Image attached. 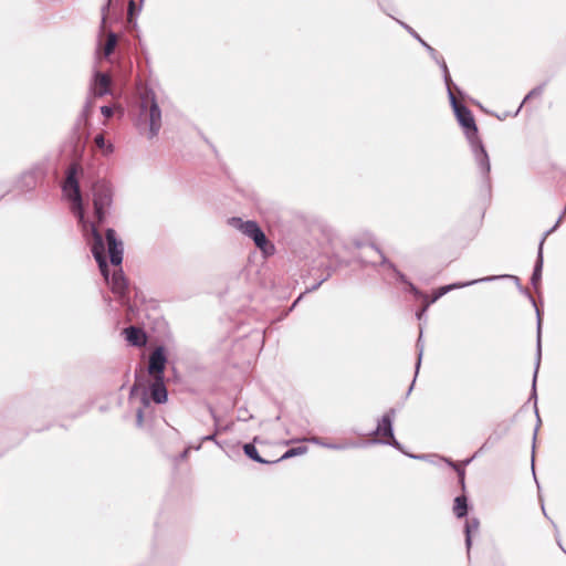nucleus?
<instances>
[{"label": "nucleus", "mask_w": 566, "mask_h": 566, "mask_svg": "<svg viewBox=\"0 0 566 566\" xmlns=\"http://www.w3.org/2000/svg\"><path fill=\"white\" fill-rule=\"evenodd\" d=\"M112 203V191L105 182H96L93 186V206L97 223L92 224V253L98 263V268L105 277L108 280V265L106 262L105 243L98 226L106 217V208Z\"/></svg>", "instance_id": "obj_1"}, {"label": "nucleus", "mask_w": 566, "mask_h": 566, "mask_svg": "<svg viewBox=\"0 0 566 566\" xmlns=\"http://www.w3.org/2000/svg\"><path fill=\"white\" fill-rule=\"evenodd\" d=\"M166 356L161 347L156 348L149 356L148 364V379L145 380V375H137L133 391L142 390L144 401L146 402L147 395L156 403H164L167 401V389L164 382V371L166 367Z\"/></svg>", "instance_id": "obj_2"}, {"label": "nucleus", "mask_w": 566, "mask_h": 566, "mask_svg": "<svg viewBox=\"0 0 566 566\" xmlns=\"http://www.w3.org/2000/svg\"><path fill=\"white\" fill-rule=\"evenodd\" d=\"M136 125L148 138L155 137L161 128V112L154 91L148 87L139 90V112Z\"/></svg>", "instance_id": "obj_3"}, {"label": "nucleus", "mask_w": 566, "mask_h": 566, "mask_svg": "<svg viewBox=\"0 0 566 566\" xmlns=\"http://www.w3.org/2000/svg\"><path fill=\"white\" fill-rule=\"evenodd\" d=\"M229 223L239 229L242 233L251 238L255 245L265 254L273 253L274 245L269 242L264 232L255 221H243L241 218H231Z\"/></svg>", "instance_id": "obj_4"}, {"label": "nucleus", "mask_w": 566, "mask_h": 566, "mask_svg": "<svg viewBox=\"0 0 566 566\" xmlns=\"http://www.w3.org/2000/svg\"><path fill=\"white\" fill-rule=\"evenodd\" d=\"M78 166L73 164L67 169L66 179L63 185V191L66 197L72 201V210L77 216L80 221L84 219L83 203L80 191V186L76 180Z\"/></svg>", "instance_id": "obj_5"}, {"label": "nucleus", "mask_w": 566, "mask_h": 566, "mask_svg": "<svg viewBox=\"0 0 566 566\" xmlns=\"http://www.w3.org/2000/svg\"><path fill=\"white\" fill-rule=\"evenodd\" d=\"M452 103L460 125L465 129L469 137L475 136L478 127L472 112L467 106L458 103L454 97H452Z\"/></svg>", "instance_id": "obj_6"}, {"label": "nucleus", "mask_w": 566, "mask_h": 566, "mask_svg": "<svg viewBox=\"0 0 566 566\" xmlns=\"http://www.w3.org/2000/svg\"><path fill=\"white\" fill-rule=\"evenodd\" d=\"M105 239L107 242L111 263L115 266L120 265L123 261V243L117 239L115 230L107 229L105 232Z\"/></svg>", "instance_id": "obj_7"}, {"label": "nucleus", "mask_w": 566, "mask_h": 566, "mask_svg": "<svg viewBox=\"0 0 566 566\" xmlns=\"http://www.w3.org/2000/svg\"><path fill=\"white\" fill-rule=\"evenodd\" d=\"M394 417H395L394 409H390L387 413H385L378 423V427L376 429V434L379 437V439L381 441L392 444V446H396L397 442L392 434V428H391Z\"/></svg>", "instance_id": "obj_8"}, {"label": "nucleus", "mask_w": 566, "mask_h": 566, "mask_svg": "<svg viewBox=\"0 0 566 566\" xmlns=\"http://www.w3.org/2000/svg\"><path fill=\"white\" fill-rule=\"evenodd\" d=\"M111 289L122 302H125L128 295V283L122 270L115 271L111 280Z\"/></svg>", "instance_id": "obj_9"}, {"label": "nucleus", "mask_w": 566, "mask_h": 566, "mask_svg": "<svg viewBox=\"0 0 566 566\" xmlns=\"http://www.w3.org/2000/svg\"><path fill=\"white\" fill-rule=\"evenodd\" d=\"M462 286H465V284H450V285H446V286H441V287L437 289L436 291H433L431 296H429L427 294L422 295L423 305H422L420 313H418V317H420L421 314L423 312H426L432 303L437 302L441 296L447 294L449 291L459 289Z\"/></svg>", "instance_id": "obj_10"}, {"label": "nucleus", "mask_w": 566, "mask_h": 566, "mask_svg": "<svg viewBox=\"0 0 566 566\" xmlns=\"http://www.w3.org/2000/svg\"><path fill=\"white\" fill-rule=\"evenodd\" d=\"M126 340L133 346H145L147 343V336L145 332L138 327L129 326L124 329Z\"/></svg>", "instance_id": "obj_11"}, {"label": "nucleus", "mask_w": 566, "mask_h": 566, "mask_svg": "<svg viewBox=\"0 0 566 566\" xmlns=\"http://www.w3.org/2000/svg\"><path fill=\"white\" fill-rule=\"evenodd\" d=\"M112 80L109 75L105 73H97L94 83V95L103 96L109 93Z\"/></svg>", "instance_id": "obj_12"}, {"label": "nucleus", "mask_w": 566, "mask_h": 566, "mask_svg": "<svg viewBox=\"0 0 566 566\" xmlns=\"http://www.w3.org/2000/svg\"><path fill=\"white\" fill-rule=\"evenodd\" d=\"M453 513L457 517H464L468 513V503L465 495L457 496L453 505Z\"/></svg>", "instance_id": "obj_13"}, {"label": "nucleus", "mask_w": 566, "mask_h": 566, "mask_svg": "<svg viewBox=\"0 0 566 566\" xmlns=\"http://www.w3.org/2000/svg\"><path fill=\"white\" fill-rule=\"evenodd\" d=\"M243 450H244V453L251 458L252 460L256 461V462H260V463H269V461L262 459L259 453H258V450L252 444V443H247L244 444L243 447Z\"/></svg>", "instance_id": "obj_14"}, {"label": "nucleus", "mask_w": 566, "mask_h": 566, "mask_svg": "<svg viewBox=\"0 0 566 566\" xmlns=\"http://www.w3.org/2000/svg\"><path fill=\"white\" fill-rule=\"evenodd\" d=\"M117 44V38L114 33H109L106 38V42L104 44V55L109 56Z\"/></svg>", "instance_id": "obj_15"}, {"label": "nucleus", "mask_w": 566, "mask_h": 566, "mask_svg": "<svg viewBox=\"0 0 566 566\" xmlns=\"http://www.w3.org/2000/svg\"><path fill=\"white\" fill-rule=\"evenodd\" d=\"M95 146L101 149L104 154H109L113 151V147L111 144L106 145L105 138L103 134H98L94 139Z\"/></svg>", "instance_id": "obj_16"}, {"label": "nucleus", "mask_w": 566, "mask_h": 566, "mask_svg": "<svg viewBox=\"0 0 566 566\" xmlns=\"http://www.w3.org/2000/svg\"><path fill=\"white\" fill-rule=\"evenodd\" d=\"M479 525L480 524H479L478 520H471V521L467 522L465 533H467V544H468V546L471 545V534L479 530Z\"/></svg>", "instance_id": "obj_17"}, {"label": "nucleus", "mask_w": 566, "mask_h": 566, "mask_svg": "<svg viewBox=\"0 0 566 566\" xmlns=\"http://www.w3.org/2000/svg\"><path fill=\"white\" fill-rule=\"evenodd\" d=\"M307 451L306 447H296L287 450L279 460L290 459L295 455L304 454Z\"/></svg>", "instance_id": "obj_18"}, {"label": "nucleus", "mask_w": 566, "mask_h": 566, "mask_svg": "<svg viewBox=\"0 0 566 566\" xmlns=\"http://www.w3.org/2000/svg\"><path fill=\"white\" fill-rule=\"evenodd\" d=\"M449 463H450V464L454 468V470L457 471V473H458V475H459V481H460V483H461V486H462V489H464V475H465L464 470H463L461 467H459L458 464H454V463H452V462H449Z\"/></svg>", "instance_id": "obj_19"}, {"label": "nucleus", "mask_w": 566, "mask_h": 566, "mask_svg": "<svg viewBox=\"0 0 566 566\" xmlns=\"http://www.w3.org/2000/svg\"><path fill=\"white\" fill-rule=\"evenodd\" d=\"M101 112H102V114H103L106 118H109V117H112V116H113V108H112V107H109V106H103V107L101 108Z\"/></svg>", "instance_id": "obj_20"}, {"label": "nucleus", "mask_w": 566, "mask_h": 566, "mask_svg": "<svg viewBox=\"0 0 566 566\" xmlns=\"http://www.w3.org/2000/svg\"><path fill=\"white\" fill-rule=\"evenodd\" d=\"M134 8H135V2L133 0H130L129 3H128V12H129V14H132Z\"/></svg>", "instance_id": "obj_21"}, {"label": "nucleus", "mask_w": 566, "mask_h": 566, "mask_svg": "<svg viewBox=\"0 0 566 566\" xmlns=\"http://www.w3.org/2000/svg\"><path fill=\"white\" fill-rule=\"evenodd\" d=\"M142 419H143V415H142V411L138 412V420L139 422H142Z\"/></svg>", "instance_id": "obj_22"}]
</instances>
